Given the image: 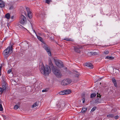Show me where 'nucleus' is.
Instances as JSON below:
<instances>
[{"instance_id": "1", "label": "nucleus", "mask_w": 120, "mask_h": 120, "mask_svg": "<svg viewBox=\"0 0 120 120\" xmlns=\"http://www.w3.org/2000/svg\"><path fill=\"white\" fill-rule=\"evenodd\" d=\"M49 66H48L46 65L44 66L43 65L42 66H40V70L42 74L46 75L50 73L52 68L49 65Z\"/></svg>"}, {"instance_id": "2", "label": "nucleus", "mask_w": 120, "mask_h": 120, "mask_svg": "<svg viewBox=\"0 0 120 120\" xmlns=\"http://www.w3.org/2000/svg\"><path fill=\"white\" fill-rule=\"evenodd\" d=\"M49 65L51 67L53 73L57 77H60L62 74L60 71L55 68L50 60H49Z\"/></svg>"}, {"instance_id": "3", "label": "nucleus", "mask_w": 120, "mask_h": 120, "mask_svg": "<svg viewBox=\"0 0 120 120\" xmlns=\"http://www.w3.org/2000/svg\"><path fill=\"white\" fill-rule=\"evenodd\" d=\"M71 81V80L69 79H64L62 81L61 84L63 86H64L70 84Z\"/></svg>"}, {"instance_id": "4", "label": "nucleus", "mask_w": 120, "mask_h": 120, "mask_svg": "<svg viewBox=\"0 0 120 120\" xmlns=\"http://www.w3.org/2000/svg\"><path fill=\"white\" fill-rule=\"evenodd\" d=\"M7 84L4 81L2 83V87H0V92L2 93L5 92L6 90V86Z\"/></svg>"}, {"instance_id": "5", "label": "nucleus", "mask_w": 120, "mask_h": 120, "mask_svg": "<svg viewBox=\"0 0 120 120\" xmlns=\"http://www.w3.org/2000/svg\"><path fill=\"white\" fill-rule=\"evenodd\" d=\"M19 20L20 23L22 24H24L26 21V17L24 16L21 15L20 17Z\"/></svg>"}, {"instance_id": "6", "label": "nucleus", "mask_w": 120, "mask_h": 120, "mask_svg": "<svg viewBox=\"0 0 120 120\" xmlns=\"http://www.w3.org/2000/svg\"><path fill=\"white\" fill-rule=\"evenodd\" d=\"M56 65L59 68H61L63 67V62L57 60L55 62Z\"/></svg>"}, {"instance_id": "7", "label": "nucleus", "mask_w": 120, "mask_h": 120, "mask_svg": "<svg viewBox=\"0 0 120 120\" xmlns=\"http://www.w3.org/2000/svg\"><path fill=\"white\" fill-rule=\"evenodd\" d=\"M44 48L47 52L48 55L49 56L51 55V53L49 48L46 45H45L43 47Z\"/></svg>"}, {"instance_id": "8", "label": "nucleus", "mask_w": 120, "mask_h": 120, "mask_svg": "<svg viewBox=\"0 0 120 120\" xmlns=\"http://www.w3.org/2000/svg\"><path fill=\"white\" fill-rule=\"evenodd\" d=\"M26 8L27 13L28 17L29 18H31L32 16V13L30 11L29 8L26 7Z\"/></svg>"}, {"instance_id": "9", "label": "nucleus", "mask_w": 120, "mask_h": 120, "mask_svg": "<svg viewBox=\"0 0 120 120\" xmlns=\"http://www.w3.org/2000/svg\"><path fill=\"white\" fill-rule=\"evenodd\" d=\"M10 50V47H8L4 51L3 54V55L5 56L7 55L9 53Z\"/></svg>"}, {"instance_id": "10", "label": "nucleus", "mask_w": 120, "mask_h": 120, "mask_svg": "<svg viewBox=\"0 0 120 120\" xmlns=\"http://www.w3.org/2000/svg\"><path fill=\"white\" fill-rule=\"evenodd\" d=\"M82 48V47L81 46H75L74 48L75 51L76 52L80 53V49Z\"/></svg>"}, {"instance_id": "11", "label": "nucleus", "mask_w": 120, "mask_h": 120, "mask_svg": "<svg viewBox=\"0 0 120 120\" xmlns=\"http://www.w3.org/2000/svg\"><path fill=\"white\" fill-rule=\"evenodd\" d=\"M74 73L75 74V79H76L77 80L75 81V82H77L79 80V79L78 78L79 75V73L77 71H75L74 72Z\"/></svg>"}, {"instance_id": "12", "label": "nucleus", "mask_w": 120, "mask_h": 120, "mask_svg": "<svg viewBox=\"0 0 120 120\" xmlns=\"http://www.w3.org/2000/svg\"><path fill=\"white\" fill-rule=\"evenodd\" d=\"M84 65L85 66L91 69L92 68H93V65L91 63H86Z\"/></svg>"}, {"instance_id": "13", "label": "nucleus", "mask_w": 120, "mask_h": 120, "mask_svg": "<svg viewBox=\"0 0 120 120\" xmlns=\"http://www.w3.org/2000/svg\"><path fill=\"white\" fill-rule=\"evenodd\" d=\"M15 3V2L14 1H13L11 2L9 4V9H12L14 7L13 6V5Z\"/></svg>"}, {"instance_id": "14", "label": "nucleus", "mask_w": 120, "mask_h": 120, "mask_svg": "<svg viewBox=\"0 0 120 120\" xmlns=\"http://www.w3.org/2000/svg\"><path fill=\"white\" fill-rule=\"evenodd\" d=\"M5 6L4 2L2 0H0V7L1 8H2L4 7Z\"/></svg>"}, {"instance_id": "15", "label": "nucleus", "mask_w": 120, "mask_h": 120, "mask_svg": "<svg viewBox=\"0 0 120 120\" xmlns=\"http://www.w3.org/2000/svg\"><path fill=\"white\" fill-rule=\"evenodd\" d=\"M112 80L115 87H117V85L116 83V81L115 78L113 77L112 78Z\"/></svg>"}, {"instance_id": "16", "label": "nucleus", "mask_w": 120, "mask_h": 120, "mask_svg": "<svg viewBox=\"0 0 120 120\" xmlns=\"http://www.w3.org/2000/svg\"><path fill=\"white\" fill-rule=\"evenodd\" d=\"M105 59L109 60H112L114 59V57L112 56H108L105 57Z\"/></svg>"}, {"instance_id": "17", "label": "nucleus", "mask_w": 120, "mask_h": 120, "mask_svg": "<svg viewBox=\"0 0 120 120\" xmlns=\"http://www.w3.org/2000/svg\"><path fill=\"white\" fill-rule=\"evenodd\" d=\"M64 92L65 94H69L71 93L70 90H64Z\"/></svg>"}, {"instance_id": "18", "label": "nucleus", "mask_w": 120, "mask_h": 120, "mask_svg": "<svg viewBox=\"0 0 120 120\" xmlns=\"http://www.w3.org/2000/svg\"><path fill=\"white\" fill-rule=\"evenodd\" d=\"M107 116L108 117L112 118L114 116V115L113 114H109L107 115Z\"/></svg>"}, {"instance_id": "19", "label": "nucleus", "mask_w": 120, "mask_h": 120, "mask_svg": "<svg viewBox=\"0 0 120 120\" xmlns=\"http://www.w3.org/2000/svg\"><path fill=\"white\" fill-rule=\"evenodd\" d=\"M38 105V103L37 102H35L32 105V108H33L36 106H37Z\"/></svg>"}, {"instance_id": "20", "label": "nucleus", "mask_w": 120, "mask_h": 120, "mask_svg": "<svg viewBox=\"0 0 120 120\" xmlns=\"http://www.w3.org/2000/svg\"><path fill=\"white\" fill-rule=\"evenodd\" d=\"M96 95V94L95 93L92 94H91L90 98H94L95 97Z\"/></svg>"}, {"instance_id": "21", "label": "nucleus", "mask_w": 120, "mask_h": 120, "mask_svg": "<svg viewBox=\"0 0 120 120\" xmlns=\"http://www.w3.org/2000/svg\"><path fill=\"white\" fill-rule=\"evenodd\" d=\"M5 17L7 19H9L10 17V14L8 13H7L5 15Z\"/></svg>"}, {"instance_id": "22", "label": "nucleus", "mask_w": 120, "mask_h": 120, "mask_svg": "<svg viewBox=\"0 0 120 120\" xmlns=\"http://www.w3.org/2000/svg\"><path fill=\"white\" fill-rule=\"evenodd\" d=\"M86 108H83L82 110V113H84L86 111Z\"/></svg>"}, {"instance_id": "23", "label": "nucleus", "mask_w": 120, "mask_h": 120, "mask_svg": "<svg viewBox=\"0 0 120 120\" xmlns=\"http://www.w3.org/2000/svg\"><path fill=\"white\" fill-rule=\"evenodd\" d=\"M64 40L67 41H72V40L70 38H66L64 39Z\"/></svg>"}, {"instance_id": "24", "label": "nucleus", "mask_w": 120, "mask_h": 120, "mask_svg": "<svg viewBox=\"0 0 120 120\" xmlns=\"http://www.w3.org/2000/svg\"><path fill=\"white\" fill-rule=\"evenodd\" d=\"M59 94L60 95H64L65 94L64 90L60 92H59Z\"/></svg>"}, {"instance_id": "25", "label": "nucleus", "mask_w": 120, "mask_h": 120, "mask_svg": "<svg viewBox=\"0 0 120 120\" xmlns=\"http://www.w3.org/2000/svg\"><path fill=\"white\" fill-rule=\"evenodd\" d=\"M52 1L51 0H46L45 3L48 4H49Z\"/></svg>"}, {"instance_id": "26", "label": "nucleus", "mask_w": 120, "mask_h": 120, "mask_svg": "<svg viewBox=\"0 0 120 120\" xmlns=\"http://www.w3.org/2000/svg\"><path fill=\"white\" fill-rule=\"evenodd\" d=\"M103 52V53L105 54H108L109 53V52L108 50H105Z\"/></svg>"}, {"instance_id": "27", "label": "nucleus", "mask_w": 120, "mask_h": 120, "mask_svg": "<svg viewBox=\"0 0 120 120\" xmlns=\"http://www.w3.org/2000/svg\"><path fill=\"white\" fill-rule=\"evenodd\" d=\"M37 36V38H38V39L40 41H42V38L41 37H40L39 36Z\"/></svg>"}, {"instance_id": "28", "label": "nucleus", "mask_w": 120, "mask_h": 120, "mask_svg": "<svg viewBox=\"0 0 120 120\" xmlns=\"http://www.w3.org/2000/svg\"><path fill=\"white\" fill-rule=\"evenodd\" d=\"M19 107V106L17 105H16L14 106V109H17Z\"/></svg>"}, {"instance_id": "29", "label": "nucleus", "mask_w": 120, "mask_h": 120, "mask_svg": "<svg viewBox=\"0 0 120 120\" xmlns=\"http://www.w3.org/2000/svg\"><path fill=\"white\" fill-rule=\"evenodd\" d=\"M3 110V108L1 104H0V111H2Z\"/></svg>"}, {"instance_id": "30", "label": "nucleus", "mask_w": 120, "mask_h": 120, "mask_svg": "<svg viewBox=\"0 0 120 120\" xmlns=\"http://www.w3.org/2000/svg\"><path fill=\"white\" fill-rule=\"evenodd\" d=\"M96 109V108L95 107H93L91 110V111L92 112H93L94 111L95 109Z\"/></svg>"}, {"instance_id": "31", "label": "nucleus", "mask_w": 120, "mask_h": 120, "mask_svg": "<svg viewBox=\"0 0 120 120\" xmlns=\"http://www.w3.org/2000/svg\"><path fill=\"white\" fill-rule=\"evenodd\" d=\"M11 71V69L9 70L8 71V73H10Z\"/></svg>"}, {"instance_id": "32", "label": "nucleus", "mask_w": 120, "mask_h": 120, "mask_svg": "<svg viewBox=\"0 0 120 120\" xmlns=\"http://www.w3.org/2000/svg\"><path fill=\"white\" fill-rule=\"evenodd\" d=\"M114 117L115 119H118L119 118V116H117L115 117L114 116Z\"/></svg>"}, {"instance_id": "33", "label": "nucleus", "mask_w": 120, "mask_h": 120, "mask_svg": "<svg viewBox=\"0 0 120 120\" xmlns=\"http://www.w3.org/2000/svg\"><path fill=\"white\" fill-rule=\"evenodd\" d=\"M2 68L1 67H0V76L1 75V70Z\"/></svg>"}, {"instance_id": "34", "label": "nucleus", "mask_w": 120, "mask_h": 120, "mask_svg": "<svg viewBox=\"0 0 120 120\" xmlns=\"http://www.w3.org/2000/svg\"><path fill=\"white\" fill-rule=\"evenodd\" d=\"M42 92H46V90H42Z\"/></svg>"}, {"instance_id": "35", "label": "nucleus", "mask_w": 120, "mask_h": 120, "mask_svg": "<svg viewBox=\"0 0 120 120\" xmlns=\"http://www.w3.org/2000/svg\"><path fill=\"white\" fill-rule=\"evenodd\" d=\"M11 51L12 50V49H13V48L12 47V46H11Z\"/></svg>"}, {"instance_id": "36", "label": "nucleus", "mask_w": 120, "mask_h": 120, "mask_svg": "<svg viewBox=\"0 0 120 120\" xmlns=\"http://www.w3.org/2000/svg\"><path fill=\"white\" fill-rule=\"evenodd\" d=\"M14 17V16H12V17H11V19H13Z\"/></svg>"}, {"instance_id": "37", "label": "nucleus", "mask_w": 120, "mask_h": 120, "mask_svg": "<svg viewBox=\"0 0 120 120\" xmlns=\"http://www.w3.org/2000/svg\"><path fill=\"white\" fill-rule=\"evenodd\" d=\"M99 96L98 95V94L97 96V97H100V95L99 94Z\"/></svg>"}, {"instance_id": "38", "label": "nucleus", "mask_w": 120, "mask_h": 120, "mask_svg": "<svg viewBox=\"0 0 120 120\" xmlns=\"http://www.w3.org/2000/svg\"><path fill=\"white\" fill-rule=\"evenodd\" d=\"M26 46H28V44L27 43V44H26Z\"/></svg>"}, {"instance_id": "39", "label": "nucleus", "mask_w": 120, "mask_h": 120, "mask_svg": "<svg viewBox=\"0 0 120 120\" xmlns=\"http://www.w3.org/2000/svg\"><path fill=\"white\" fill-rule=\"evenodd\" d=\"M85 100H83V103H84L85 102Z\"/></svg>"}, {"instance_id": "40", "label": "nucleus", "mask_w": 120, "mask_h": 120, "mask_svg": "<svg viewBox=\"0 0 120 120\" xmlns=\"http://www.w3.org/2000/svg\"><path fill=\"white\" fill-rule=\"evenodd\" d=\"M3 116L4 117H5V116L4 115H3Z\"/></svg>"}, {"instance_id": "41", "label": "nucleus", "mask_w": 120, "mask_h": 120, "mask_svg": "<svg viewBox=\"0 0 120 120\" xmlns=\"http://www.w3.org/2000/svg\"><path fill=\"white\" fill-rule=\"evenodd\" d=\"M27 48H26V49H27Z\"/></svg>"}, {"instance_id": "42", "label": "nucleus", "mask_w": 120, "mask_h": 120, "mask_svg": "<svg viewBox=\"0 0 120 120\" xmlns=\"http://www.w3.org/2000/svg\"><path fill=\"white\" fill-rule=\"evenodd\" d=\"M34 31L35 32V31H34Z\"/></svg>"}, {"instance_id": "43", "label": "nucleus", "mask_w": 120, "mask_h": 120, "mask_svg": "<svg viewBox=\"0 0 120 120\" xmlns=\"http://www.w3.org/2000/svg\"><path fill=\"white\" fill-rule=\"evenodd\" d=\"M95 103H97V102H95Z\"/></svg>"}]
</instances>
